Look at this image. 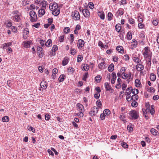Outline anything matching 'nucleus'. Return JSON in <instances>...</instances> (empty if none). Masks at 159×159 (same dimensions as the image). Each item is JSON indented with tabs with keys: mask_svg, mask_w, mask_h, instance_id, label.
Instances as JSON below:
<instances>
[{
	"mask_svg": "<svg viewBox=\"0 0 159 159\" xmlns=\"http://www.w3.org/2000/svg\"><path fill=\"white\" fill-rule=\"evenodd\" d=\"M52 9V14L55 16H58L60 13V10L58 8V5L57 3L54 2L52 4L51 3L49 7V8Z\"/></svg>",
	"mask_w": 159,
	"mask_h": 159,
	"instance_id": "1",
	"label": "nucleus"
},
{
	"mask_svg": "<svg viewBox=\"0 0 159 159\" xmlns=\"http://www.w3.org/2000/svg\"><path fill=\"white\" fill-rule=\"evenodd\" d=\"M136 92L134 91H133V90H126L127 92H126V95H129L131 94V93H132L133 95L132 96V100L135 101L137 100L138 98V96L137 95V94L139 93V90H135Z\"/></svg>",
	"mask_w": 159,
	"mask_h": 159,
	"instance_id": "2",
	"label": "nucleus"
},
{
	"mask_svg": "<svg viewBox=\"0 0 159 159\" xmlns=\"http://www.w3.org/2000/svg\"><path fill=\"white\" fill-rule=\"evenodd\" d=\"M144 52L143 53V55L144 58L147 57H151L152 53L150 51L149 48L148 47H146L144 48Z\"/></svg>",
	"mask_w": 159,
	"mask_h": 159,
	"instance_id": "3",
	"label": "nucleus"
},
{
	"mask_svg": "<svg viewBox=\"0 0 159 159\" xmlns=\"http://www.w3.org/2000/svg\"><path fill=\"white\" fill-rule=\"evenodd\" d=\"M30 20L33 22L37 21V17L36 13L33 11H32L30 12Z\"/></svg>",
	"mask_w": 159,
	"mask_h": 159,
	"instance_id": "4",
	"label": "nucleus"
},
{
	"mask_svg": "<svg viewBox=\"0 0 159 159\" xmlns=\"http://www.w3.org/2000/svg\"><path fill=\"white\" fill-rule=\"evenodd\" d=\"M72 18L75 20H79L80 18V15L78 11L75 10L72 13Z\"/></svg>",
	"mask_w": 159,
	"mask_h": 159,
	"instance_id": "5",
	"label": "nucleus"
},
{
	"mask_svg": "<svg viewBox=\"0 0 159 159\" xmlns=\"http://www.w3.org/2000/svg\"><path fill=\"white\" fill-rule=\"evenodd\" d=\"M98 109L97 107H94L91 109V110L90 111L89 113L91 116H95L98 113Z\"/></svg>",
	"mask_w": 159,
	"mask_h": 159,
	"instance_id": "6",
	"label": "nucleus"
},
{
	"mask_svg": "<svg viewBox=\"0 0 159 159\" xmlns=\"http://www.w3.org/2000/svg\"><path fill=\"white\" fill-rule=\"evenodd\" d=\"M129 114L132 118L134 119H137L139 117L137 112L136 111L134 110H132L130 111Z\"/></svg>",
	"mask_w": 159,
	"mask_h": 159,
	"instance_id": "7",
	"label": "nucleus"
},
{
	"mask_svg": "<svg viewBox=\"0 0 159 159\" xmlns=\"http://www.w3.org/2000/svg\"><path fill=\"white\" fill-rule=\"evenodd\" d=\"M38 54L40 57H42L43 56V48L39 47L37 48Z\"/></svg>",
	"mask_w": 159,
	"mask_h": 159,
	"instance_id": "8",
	"label": "nucleus"
},
{
	"mask_svg": "<svg viewBox=\"0 0 159 159\" xmlns=\"http://www.w3.org/2000/svg\"><path fill=\"white\" fill-rule=\"evenodd\" d=\"M82 13L84 17H89L90 16V12L87 9H84L83 10Z\"/></svg>",
	"mask_w": 159,
	"mask_h": 159,
	"instance_id": "9",
	"label": "nucleus"
},
{
	"mask_svg": "<svg viewBox=\"0 0 159 159\" xmlns=\"http://www.w3.org/2000/svg\"><path fill=\"white\" fill-rule=\"evenodd\" d=\"M84 41L81 39L79 40L77 46L80 49L84 47Z\"/></svg>",
	"mask_w": 159,
	"mask_h": 159,
	"instance_id": "10",
	"label": "nucleus"
},
{
	"mask_svg": "<svg viewBox=\"0 0 159 159\" xmlns=\"http://www.w3.org/2000/svg\"><path fill=\"white\" fill-rule=\"evenodd\" d=\"M32 43L31 41H24L22 43V45L25 48H29L30 47V45Z\"/></svg>",
	"mask_w": 159,
	"mask_h": 159,
	"instance_id": "11",
	"label": "nucleus"
},
{
	"mask_svg": "<svg viewBox=\"0 0 159 159\" xmlns=\"http://www.w3.org/2000/svg\"><path fill=\"white\" fill-rule=\"evenodd\" d=\"M76 106L79 111L80 112H84V107L82 104L80 103H77L76 105Z\"/></svg>",
	"mask_w": 159,
	"mask_h": 159,
	"instance_id": "12",
	"label": "nucleus"
},
{
	"mask_svg": "<svg viewBox=\"0 0 159 159\" xmlns=\"http://www.w3.org/2000/svg\"><path fill=\"white\" fill-rule=\"evenodd\" d=\"M136 68L137 71H140L143 70L144 66L143 65L139 63L137 65Z\"/></svg>",
	"mask_w": 159,
	"mask_h": 159,
	"instance_id": "13",
	"label": "nucleus"
},
{
	"mask_svg": "<svg viewBox=\"0 0 159 159\" xmlns=\"http://www.w3.org/2000/svg\"><path fill=\"white\" fill-rule=\"evenodd\" d=\"M111 75L112 76V78L111 80V82L112 84H113L115 83V81L116 78V73L114 72H112L111 74Z\"/></svg>",
	"mask_w": 159,
	"mask_h": 159,
	"instance_id": "14",
	"label": "nucleus"
},
{
	"mask_svg": "<svg viewBox=\"0 0 159 159\" xmlns=\"http://www.w3.org/2000/svg\"><path fill=\"white\" fill-rule=\"evenodd\" d=\"M45 13V9H40L39 11V16L40 17H41L43 16Z\"/></svg>",
	"mask_w": 159,
	"mask_h": 159,
	"instance_id": "15",
	"label": "nucleus"
},
{
	"mask_svg": "<svg viewBox=\"0 0 159 159\" xmlns=\"http://www.w3.org/2000/svg\"><path fill=\"white\" fill-rule=\"evenodd\" d=\"M116 49L118 51L121 53H123L124 52L123 48L122 47L118 46H117L116 48Z\"/></svg>",
	"mask_w": 159,
	"mask_h": 159,
	"instance_id": "16",
	"label": "nucleus"
},
{
	"mask_svg": "<svg viewBox=\"0 0 159 159\" xmlns=\"http://www.w3.org/2000/svg\"><path fill=\"white\" fill-rule=\"evenodd\" d=\"M105 64V63L103 61L101 62V63L98 65L99 68L101 70L105 68L106 67Z\"/></svg>",
	"mask_w": 159,
	"mask_h": 159,
	"instance_id": "17",
	"label": "nucleus"
},
{
	"mask_svg": "<svg viewBox=\"0 0 159 159\" xmlns=\"http://www.w3.org/2000/svg\"><path fill=\"white\" fill-rule=\"evenodd\" d=\"M45 45L46 46L49 47L52 45V42L51 39H48V41L45 42Z\"/></svg>",
	"mask_w": 159,
	"mask_h": 159,
	"instance_id": "18",
	"label": "nucleus"
},
{
	"mask_svg": "<svg viewBox=\"0 0 159 159\" xmlns=\"http://www.w3.org/2000/svg\"><path fill=\"white\" fill-rule=\"evenodd\" d=\"M114 70V64L113 63L111 64L108 68V70L110 72H111Z\"/></svg>",
	"mask_w": 159,
	"mask_h": 159,
	"instance_id": "19",
	"label": "nucleus"
},
{
	"mask_svg": "<svg viewBox=\"0 0 159 159\" xmlns=\"http://www.w3.org/2000/svg\"><path fill=\"white\" fill-rule=\"evenodd\" d=\"M121 25L120 24H116L115 26L116 30L117 32H119L121 29Z\"/></svg>",
	"mask_w": 159,
	"mask_h": 159,
	"instance_id": "20",
	"label": "nucleus"
},
{
	"mask_svg": "<svg viewBox=\"0 0 159 159\" xmlns=\"http://www.w3.org/2000/svg\"><path fill=\"white\" fill-rule=\"evenodd\" d=\"M150 78L152 81H154L156 79V75L153 73H152L150 75Z\"/></svg>",
	"mask_w": 159,
	"mask_h": 159,
	"instance_id": "21",
	"label": "nucleus"
},
{
	"mask_svg": "<svg viewBox=\"0 0 159 159\" xmlns=\"http://www.w3.org/2000/svg\"><path fill=\"white\" fill-rule=\"evenodd\" d=\"M135 85L137 87H139L141 85V82L139 80L137 79L135 80Z\"/></svg>",
	"mask_w": 159,
	"mask_h": 159,
	"instance_id": "22",
	"label": "nucleus"
},
{
	"mask_svg": "<svg viewBox=\"0 0 159 159\" xmlns=\"http://www.w3.org/2000/svg\"><path fill=\"white\" fill-rule=\"evenodd\" d=\"M97 92H96L94 94V97L96 99H98L100 96L99 93L101 92V90H97Z\"/></svg>",
	"mask_w": 159,
	"mask_h": 159,
	"instance_id": "23",
	"label": "nucleus"
},
{
	"mask_svg": "<svg viewBox=\"0 0 159 159\" xmlns=\"http://www.w3.org/2000/svg\"><path fill=\"white\" fill-rule=\"evenodd\" d=\"M133 60L135 62L137 63H139L141 61L139 58L136 57H133Z\"/></svg>",
	"mask_w": 159,
	"mask_h": 159,
	"instance_id": "24",
	"label": "nucleus"
},
{
	"mask_svg": "<svg viewBox=\"0 0 159 159\" xmlns=\"http://www.w3.org/2000/svg\"><path fill=\"white\" fill-rule=\"evenodd\" d=\"M68 62V58L67 57H65L62 61V64L63 66H65Z\"/></svg>",
	"mask_w": 159,
	"mask_h": 159,
	"instance_id": "25",
	"label": "nucleus"
},
{
	"mask_svg": "<svg viewBox=\"0 0 159 159\" xmlns=\"http://www.w3.org/2000/svg\"><path fill=\"white\" fill-rule=\"evenodd\" d=\"M14 20L16 22H19V21L20 20V15H16L14 16Z\"/></svg>",
	"mask_w": 159,
	"mask_h": 159,
	"instance_id": "26",
	"label": "nucleus"
},
{
	"mask_svg": "<svg viewBox=\"0 0 159 159\" xmlns=\"http://www.w3.org/2000/svg\"><path fill=\"white\" fill-rule=\"evenodd\" d=\"M12 45V43L11 42H9L7 43H4L2 45L3 48L4 49L5 47H7L9 46H11Z\"/></svg>",
	"mask_w": 159,
	"mask_h": 159,
	"instance_id": "27",
	"label": "nucleus"
},
{
	"mask_svg": "<svg viewBox=\"0 0 159 159\" xmlns=\"http://www.w3.org/2000/svg\"><path fill=\"white\" fill-rule=\"evenodd\" d=\"M117 82H118V84H116V87L117 89H120V84H121V79L120 78H118L117 79Z\"/></svg>",
	"mask_w": 159,
	"mask_h": 159,
	"instance_id": "28",
	"label": "nucleus"
},
{
	"mask_svg": "<svg viewBox=\"0 0 159 159\" xmlns=\"http://www.w3.org/2000/svg\"><path fill=\"white\" fill-rule=\"evenodd\" d=\"M103 113L105 116H108L110 114V111L109 109H106L104 111Z\"/></svg>",
	"mask_w": 159,
	"mask_h": 159,
	"instance_id": "29",
	"label": "nucleus"
},
{
	"mask_svg": "<svg viewBox=\"0 0 159 159\" xmlns=\"http://www.w3.org/2000/svg\"><path fill=\"white\" fill-rule=\"evenodd\" d=\"M132 38V34L131 33L130 31H129L127 33V39L128 40H131Z\"/></svg>",
	"mask_w": 159,
	"mask_h": 159,
	"instance_id": "30",
	"label": "nucleus"
},
{
	"mask_svg": "<svg viewBox=\"0 0 159 159\" xmlns=\"http://www.w3.org/2000/svg\"><path fill=\"white\" fill-rule=\"evenodd\" d=\"M42 5L43 7L46 9V6L48 5V2L47 1L44 0L42 2Z\"/></svg>",
	"mask_w": 159,
	"mask_h": 159,
	"instance_id": "31",
	"label": "nucleus"
},
{
	"mask_svg": "<svg viewBox=\"0 0 159 159\" xmlns=\"http://www.w3.org/2000/svg\"><path fill=\"white\" fill-rule=\"evenodd\" d=\"M89 67L88 65L86 64H84V66L83 67V69H82V70H84L85 71L88 70L89 69Z\"/></svg>",
	"mask_w": 159,
	"mask_h": 159,
	"instance_id": "32",
	"label": "nucleus"
},
{
	"mask_svg": "<svg viewBox=\"0 0 159 159\" xmlns=\"http://www.w3.org/2000/svg\"><path fill=\"white\" fill-rule=\"evenodd\" d=\"M65 77V76L63 75H61L59 78H58L59 81L60 82H62L64 81V80Z\"/></svg>",
	"mask_w": 159,
	"mask_h": 159,
	"instance_id": "33",
	"label": "nucleus"
},
{
	"mask_svg": "<svg viewBox=\"0 0 159 159\" xmlns=\"http://www.w3.org/2000/svg\"><path fill=\"white\" fill-rule=\"evenodd\" d=\"M101 79V77L99 75H97L95 78V80L98 83L100 82V80Z\"/></svg>",
	"mask_w": 159,
	"mask_h": 159,
	"instance_id": "34",
	"label": "nucleus"
},
{
	"mask_svg": "<svg viewBox=\"0 0 159 159\" xmlns=\"http://www.w3.org/2000/svg\"><path fill=\"white\" fill-rule=\"evenodd\" d=\"M151 133L154 135H157V131L155 129L152 128L150 130Z\"/></svg>",
	"mask_w": 159,
	"mask_h": 159,
	"instance_id": "35",
	"label": "nucleus"
},
{
	"mask_svg": "<svg viewBox=\"0 0 159 159\" xmlns=\"http://www.w3.org/2000/svg\"><path fill=\"white\" fill-rule=\"evenodd\" d=\"M2 120L3 122H8L9 121V118L7 116H5L2 118Z\"/></svg>",
	"mask_w": 159,
	"mask_h": 159,
	"instance_id": "36",
	"label": "nucleus"
},
{
	"mask_svg": "<svg viewBox=\"0 0 159 159\" xmlns=\"http://www.w3.org/2000/svg\"><path fill=\"white\" fill-rule=\"evenodd\" d=\"M105 86L106 89H111V87L107 83H105Z\"/></svg>",
	"mask_w": 159,
	"mask_h": 159,
	"instance_id": "37",
	"label": "nucleus"
},
{
	"mask_svg": "<svg viewBox=\"0 0 159 159\" xmlns=\"http://www.w3.org/2000/svg\"><path fill=\"white\" fill-rule=\"evenodd\" d=\"M113 16V15L111 12H109L107 15L108 20L110 21L111 20V18Z\"/></svg>",
	"mask_w": 159,
	"mask_h": 159,
	"instance_id": "38",
	"label": "nucleus"
},
{
	"mask_svg": "<svg viewBox=\"0 0 159 159\" xmlns=\"http://www.w3.org/2000/svg\"><path fill=\"white\" fill-rule=\"evenodd\" d=\"M83 58V57L81 55H78L77 58V62H80L82 61Z\"/></svg>",
	"mask_w": 159,
	"mask_h": 159,
	"instance_id": "39",
	"label": "nucleus"
},
{
	"mask_svg": "<svg viewBox=\"0 0 159 159\" xmlns=\"http://www.w3.org/2000/svg\"><path fill=\"white\" fill-rule=\"evenodd\" d=\"M146 111H149L150 109V106L148 103H146L145 104Z\"/></svg>",
	"mask_w": 159,
	"mask_h": 159,
	"instance_id": "40",
	"label": "nucleus"
},
{
	"mask_svg": "<svg viewBox=\"0 0 159 159\" xmlns=\"http://www.w3.org/2000/svg\"><path fill=\"white\" fill-rule=\"evenodd\" d=\"M131 106L133 107H136L138 105L137 102L135 101H134L131 103Z\"/></svg>",
	"mask_w": 159,
	"mask_h": 159,
	"instance_id": "41",
	"label": "nucleus"
},
{
	"mask_svg": "<svg viewBox=\"0 0 159 159\" xmlns=\"http://www.w3.org/2000/svg\"><path fill=\"white\" fill-rule=\"evenodd\" d=\"M121 145L123 148H128V145H127L126 143L124 142H123L121 143Z\"/></svg>",
	"mask_w": 159,
	"mask_h": 159,
	"instance_id": "42",
	"label": "nucleus"
},
{
	"mask_svg": "<svg viewBox=\"0 0 159 159\" xmlns=\"http://www.w3.org/2000/svg\"><path fill=\"white\" fill-rule=\"evenodd\" d=\"M58 48L56 45H54L53 46L52 51V52H55L56 51L58 50Z\"/></svg>",
	"mask_w": 159,
	"mask_h": 159,
	"instance_id": "43",
	"label": "nucleus"
},
{
	"mask_svg": "<svg viewBox=\"0 0 159 159\" xmlns=\"http://www.w3.org/2000/svg\"><path fill=\"white\" fill-rule=\"evenodd\" d=\"M89 7L91 9H93L94 7V5L93 3L91 2L89 3Z\"/></svg>",
	"mask_w": 159,
	"mask_h": 159,
	"instance_id": "44",
	"label": "nucleus"
},
{
	"mask_svg": "<svg viewBox=\"0 0 159 159\" xmlns=\"http://www.w3.org/2000/svg\"><path fill=\"white\" fill-rule=\"evenodd\" d=\"M83 112H80L79 113L76 114V115L78 116L79 117H82L84 116Z\"/></svg>",
	"mask_w": 159,
	"mask_h": 159,
	"instance_id": "45",
	"label": "nucleus"
},
{
	"mask_svg": "<svg viewBox=\"0 0 159 159\" xmlns=\"http://www.w3.org/2000/svg\"><path fill=\"white\" fill-rule=\"evenodd\" d=\"M98 16L101 19L104 20L105 18V15L103 13H100V14H98Z\"/></svg>",
	"mask_w": 159,
	"mask_h": 159,
	"instance_id": "46",
	"label": "nucleus"
},
{
	"mask_svg": "<svg viewBox=\"0 0 159 159\" xmlns=\"http://www.w3.org/2000/svg\"><path fill=\"white\" fill-rule=\"evenodd\" d=\"M124 12L123 11L120 10H118L116 12V14L117 16L122 15L123 14Z\"/></svg>",
	"mask_w": 159,
	"mask_h": 159,
	"instance_id": "47",
	"label": "nucleus"
},
{
	"mask_svg": "<svg viewBox=\"0 0 159 159\" xmlns=\"http://www.w3.org/2000/svg\"><path fill=\"white\" fill-rule=\"evenodd\" d=\"M125 118V116L123 115H120V119L122 120L124 123H125L126 121L125 120H124Z\"/></svg>",
	"mask_w": 159,
	"mask_h": 159,
	"instance_id": "48",
	"label": "nucleus"
},
{
	"mask_svg": "<svg viewBox=\"0 0 159 159\" xmlns=\"http://www.w3.org/2000/svg\"><path fill=\"white\" fill-rule=\"evenodd\" d=\"M89 74L88 72H86L85 73L84 76L83 78V80H86L87 78L88 77Z\"/></svg>",
	"mask_w": 159,
	"mask_h": 159,
	"instance_id": "49",
	"label": "nucleus"
},
{
	"mask_svg": "<svg viewBox=\"0 0 159 159\" xmlns=\"http://www.w3.org/2000/svg\"><path fill=\"white\" fill-rule=\"evenodd\" d=\"M70 29L69 27H66L64 30V32L66 34L68 33L70 31Z\"/></svg>",
	"mask_w": 159,
	"mask_h": 159,
	"instance_id": "50",
	"label": "nucleus"
},
{
	"mask_svg": "<svg viewBox=\"0 0 159 159\" xmlns=\"http://www.w3.org/2000/svg\"><path fill=\"white\" fill-rule=\"evenodd\" d=\"M137 44H138V43H132V44L131 45V49H133L135 48H136V47L137 46Z\"/></svg>",
	"mask_w": 159,
	"mask_h": 159,
	"instance_id": "51",
	"label": "nucleus"
},
{
	"mask_svg": "<svg viewBox=\"0 0 159 159\" xmlns=\"http://www.w3.org/2000/svg\"><path fill=\"white\" fill-rule=\"evenodd\" d=\"M39 41V43L43 47L45 43V41L44 40H41Z\"/></svg>",
	"mask_w": 159,
	"mask_h": 159,
	"instance_id": "52",
	"label": "nucleus"
},
{
	"mask_svg": "<svg viewBox=\"0 0 159 159\" xmlns=\"http://www.w3.org/2000/svg\"><path fill=\"white\" fill-rule=\"evenodd\" d=\"M97 105L99 107H100L102 105L101 102L99 100H98L96 102Z\"/></svg>",
	"mask_w": 159,
	"mask_h": 159,
	"instance_id": "53",
	"label": "nucleus"
},
{
	"mask_svg": "<svg viewBox=\"0 0 159 159\" xmlns=\"http://www.w3.org/2000/svg\"><path fill=\"white\" fill-rule=\"evenodd\" d=\"M123 58H124V59L125 61H127L129 60V56L127 54L125 55H124Z\"/></svg>",
	"mask_w": 159,
	"mask_h": 159,
	"instance_id": "54",
	"label": "nucleus"
},
{
	"mask_svg": "<svg viewBox=\"0 0 159 159\" xmlns=\"http://www.w3.org/2000/svg\"><path fill=\"white\" fill-rule=\"evenodd\" d=\"M28 129L29 130H31L32 132H33L34 133L35 132V129L34 128H33V127H31V126H28Z\"/></svg>",
	"mask_w": 159,
	"mask_h": 159,
	"instance_id": "55",
	"label": "nucleus"
},
{
	"mask_svg": "<svg viewBox=\"0 0 159 159\" xmlns=\"http://www.w3.org/2000/svg\"><path fill=\"white\" fill-rule=\"evenodd\" d=\"M129 22L130 24H133L134 23V20L132 18H130L129 20Z\"/></svg>",
	"mask_w": 159,
	"mask_h": 159,
	"instance_id": "56",
	"label": "nucleus"
},
{
	"mask_svg": "<svg viewBox=\"0 0 159 159\" xmlns=\"http://www.w3.org/2000/svg\"><path fill=\"white\" fill-rule=\"evenodd\" d=\"M125 69L124 67H122L121 68L120 72L122 73V75L124 73L125 71Z\"/></svg>",
	"mask_w": 159,
	"mask_h": 159,
	"instance_id": "57",
	"label": "nucleus"
},
{
	"mask_svg": "<svg viewBox=\"0 0 159 159\" xmlns=\"http://www.w3.org/2000/svg\"><path fill=\"white\" fill-rule=\"evenodd\" d=\"M64 35H62L59 38V41L60 42H63L64 40Z\"/></svg>",
	"mask_w": 159,
	"mask_h": 159,
	"instance_id": "58",
	"label": "nucleus"
},
{
	"mask_svg": "<svg viewBox=\"0 0 159 159\" xmlns=\"http://www.w3.org/2000/svg\"><path fill=\"white\" fill-rule=\"evenodd\" d=\"M45 120H48L50 119V116L49 115L46 114L45 115Z\"/></svg>",
	"mask_w": 159,
	"mask_h": 159,
	"instance_id": "59",
	"label": "nucleus"
},
{
	"mask_svg": "<svg viewBox=\"0 0 159 159\" xmlns=\"http://www.w3.org/2000/svg\"><path fill=\"white\" fill-rule=\"evenodd\" d=\"M12 31L14 32V33H16L17 31V29L14 26H12L11 27Z\"/></svg>",
	"mask_w": 159,
	"mask_h": 159,
	"instance_id": "60",
	"label": "nucleus"
},
{
	"mask_svg": "<svg viewBox=\"0 0 159 159\" xmlns=\"http://www.w3.org/2000/svg\"><path fill=\"white\" fill-rule=\"evenodd\" d=\"M122 76L123 78L124 79H126L128 76V74L125 73H124L122 75Z\"/></svg>",
	"mask_w": 159,
	"mask_h": 159,
	"instance_id": "61",
	"label": "nucleus"
},
{
	"mask_svg": "<svg viewBox=\"0 0 159 159\" xmlns=\"http://www.w3.org/2000/svg\"><path fill=\"white\" fill-rule=\"evenodd\" d=\"M24 33L26 35H27L29 34V31L27 28H26L24 30Z\"/></svg>",
	"mask_w": 159,
	"mask_h": 159,
	"instance_id": "62",
	"label": "nucleus"
},
{
	"mask_svg": "<svg viewBox=\"0 0 159 159\" xmlns=\"http://www.w3.org/2000/svg\"><path fill=\"white\" fill-rule=\"evenodd\" d=\"M144 25L142 23H139L138 24V27L140 29H142L144 27Z\"/></svg>",
	"mask_w": 159,
	"mask_h": 159,
	"instance_id": "63",
	"label": "nucleus"
},
{
	"mask_svg": "<svg viewBox=\"0 0 159 159\" xmlns=\"http://www.w3.org/2000/svg\"><path fill=\"white\" fill-rule=\"evenodd\" d=\"M58 70L57 69H53L52 70L53 74H54V75H55V74L58 72Z\"/></svg>",
	"mask_w": 159,
	"mask_h": 159,
	"instance_id": "64",
	"label": "nucleus"
}]
</instances>
